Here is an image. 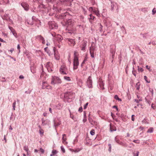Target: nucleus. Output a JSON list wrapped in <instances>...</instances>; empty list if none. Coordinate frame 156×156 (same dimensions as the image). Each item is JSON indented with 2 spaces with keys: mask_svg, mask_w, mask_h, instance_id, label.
Instances as JSON below:
<instances>
[{
  "mask_svg": "<svg viewBox=\"0 0 156 156\" xmlns=\"http://www.w3.org/2000/svg\"><path fill=\"white\" fill-rule=\"evenodd\" d=\"M61 83V80L57 77L54 76L51 79V83L52 84L54 85L55 84Z\"/></svg>",
  "mask_w": 156,
  "mask_h": 156,
  "instance_id": "obj_1",
  "label": "nucleus"
},
{
  "mask_svg": "<svg viewBox=\"0 0 156 156\" xmlns=\"http://www.w3.org/2000/svg\"><path fill=\"white\" fill-rule=\"evenodd\" d=\"M67 69L66 66L65 65H62L61 66L59 71L61 74L63 75H66L67 73H66Z\"/></svg>",
  "mask_w": 156,
  "mask_h": 156,
  "instance_id": "obj_2",
  "label": "nucleus"
},
{
  "mask_svg": "<svg viewBox=\"0 0 156 156\" xmlns=\"http://www.w3.org/2000/svg\"><path fill=\"white\" fill-rule=\"evenodd\" d=\"M75 23L74 20L72 19H69L66 21V24L69 27H73Z\"/></svg>",
  "mask_w": 156,
  "mask_h": 156,
  "instance_id": "obj_3",
  "label": "nucleus"
},
{
  "mask_svg": "<svg viewBox=\"0 0 156 156\" xmlns=\"http://www.w3.org/2000/svg\"><path fill=\"white\" fill-rule=\"evenodd\" d=\"M87 43V41L85 40H83L81 42L80 47L81 48V49L82 51H85L86 48Z\"/></svg>",
  "mask_w": 156,
  "mask_h": 156,
  "instance_id": "obj_4",
  "label": "nucleus"
},
{
  "mask_svg": "<svg viewBox=\"0 0 156 156\" xmlns=\"http://www.w3.org/2000/svg\"><path fill=\"white\" fill-rule=\"evenodd\" d=\"M87 86L89 88H92V80L91 76H89L86 82Z\"/></svg>",
  "mask_w": 156,
  "mask_h": 156,
  "instance_id": "obj_5",
  "label": "nucleus"
},
{
  "mask_svg": "<svg viewBox=\"0 0 156 156\" xmlns=\"http://www.w3.org/2000/svg\"><path fill=\"white\" fill-rule=\"evenodd\" d=\"M79 64L78 58L76 57L75 59H74L73 67L74 70L78 68Z\"/></svg>",
  "mask_w": 156,
  "mask_h": 156,
  "instance_id": "obj_6",
  "label": "nucleus"
},
{
  "mask_svg": "<svg viewBox=\"0 0 156 156\" xmlns=\"http://www.w3.org/2000/svg\"><path fill=\"white\" fill-rule=\"evenodd\" d=\"M49 28L51 29H57L58 27L57 25L54 22H49Z\"/></svg>",
  "mask_w": 156,
  "mask_h": 156,
  "instance_id": "obj_7",
  "label": "nucleus"
},
{
  "mask_svg": "<svg viewBox=\"0 0 156 156\" xmlns=\"http://www.w3.org/2000/svg\"><path fill=\"white\" fill-rule=\"evenodd\" d=\"M56 48L55 47H54L53 49V51L54 52V57L55 58L56 60H59L60 58L59 55L58 51H56Z\"/></svg>",
  "mask_w": 156,
  "mask_h": 156,
  "instance_id": "obj_8",
  "label": "nucleus"
},
{
  "mask_svg": "<svg viewBox=\"0 0 156 156\" xmlns=\"http://www.w3.org/2000/svg\"><path fill=\"white\" fill-rule=\"evenodd\" d=\"M73 1V0H62L60 2L64 5H71V2Z\"/></svg>",
  "mask_w": 156,
  "mask_h": 156,
  "instance_id": "obj_9",
  "label": "nucleus"
},
{
  "mask_svg": "<svg viewBox=\"0 0 156 156\" xmlns=\"http://www.w3.org/2000/svg\"><path fill=\"white\" fill-rule=\"evenodd\" d=\"M76 83L80 87H81L82 86L83 82L82 80L80 78H79L78 76H76Z\"/></svg>",
  "mask_w": 156,
  "mask_h": 156,
  "instance_id": "obj_10",
  "label": "nucleus"
},
{
  "mask_svg": "<svg viewBox=\"0 0 156 156\" xmlns=\"http://www.w3.org/2000/svg\"><path fill=\"white\" fill-rule=\"evenodd\" d=\"M21 5L24 10H28L29 9V5L25 2H23L21 4Z\"/></svg>",
  "mask_w": 156,
  "mask_h": 156,
  "instance_id": "obj_11",
  "label": "nucleus"
},
{
  "mask_svg": "<svg viewBox=\"0 0 156 156\" xmlns=\"http://www.w3.org/2000/svg\"><path fill=\"white\" fill-rule=\"evenodd\" d=\"M69 41V44L70 46H73L75 44V40L71 38H67V39Z\"/></svg>",
  "mask_w": 156,
  "mask_h": 156,
  "instance_id": "obj_12",
  "label": "nucleus"
},
{
  "mask_svg": "<svg viewBox=\"0 0 156 156\" xmlns=\"http://www.w3.org/2000/svg\"><path fill=\"white\" fill-rule=\"evenodd\" d=\"M69 14L68 12H65L64 13L60 15V18L61 19H66L67 17L69 16Z\"/></svg>",
  "mask_w": 156,
  "mask_h": 156,
  "instance_id": "obj_13",
  "label": "nucleus"
},
{
  "mask_svg": "<svg viewBox=\"0 0 156 156\" xmlns=\"http://www.w3.org/2000/svg\"><path fill=\"white\" fill-rule=\"evenodd\" d=\"M9 28L12 33V34L16 37H17V34L15 30L12 27H9Z\"/></svg>",
  "mask_w": 156,
  "mask_h": 156,
  "instance_id": "obj_14",
  "label": "nucleus"
},
{
  "mask_svg": "<svg viewBox=\"0 0 156 156\" xmlns=\"http://www.w3.org/2000/svg\"><path fill=\"white\" fill-rule=\"evenodd\" d=\"M42 124V125L43 126L46 125L48 124L49 122V120L48 119H46L45 120H44V119L42 118L41 119Z\"/></svg>",
  "mask_w": 156,
  "mask_h": 156,
  "instance_id": "obj_15",
  "label": "nucleus"
},
{
  "mask_svg": "<svg viewBox=\"0 0 156 156\" xmlns=\"http://www.w3.org/2000/svg\"><path fill=\"white\" fill-rule=\"evenodd\" d=\"M72 93L70 92H67L64 94V97L66 98L70 99L71 98V95Z\"/></svg>",
  "mask_w": 156,
  "mask_h": 156,
  "instance_id": "obj_16",
  "label": "nucleus"
},
{
  "mask_svg": "<svg viewBox=\"0 0 156 156\" xmlns=\"http://www.w3.org/2000/svg\"><path fill=\"white\" fill-rule=\"evenodd\" d=\"M56 38L58 42L61 41L63 39L62 37L60 35L58 34L56 36Z\"/></svg>",
  "mask_w": 156,
  "mask_h": 156,
  "instance_id": "obj_17",
  "label": "nucleus"
},
{
  "mask_svg": "<svg viewBox=\"0 0 156 156\" xmlns=\"http://www.w3.org/2000/svg\"><path fill=\"white\" fill-rule=\"evenodd\" d=\"M36 38L39 40H41L42 41V43H44V38L41 35H38L36 37Z\"/></svg>",
  "mask_w": 156,
  "mask_h": 156,
  "instance_id": "obj_18",
  "label": "nucleus"
},
{
  "mask_svg": "<svg viewBox=\"0 0 156 156\" xmlns=\"http://www.w3.org/2000/svg\"><path fill=\"white\" fill-rule=\"evenodd\" d=\"M74 28L73 27V28L72 29H69V27H67V28L66 29V30H68V33H69V34H72V33H74V29H73Z\"/></svg>",
  "mask_w": 156,
  "mask_h": 156,
  "instance_id": "obj_19",
  "label": "nucleus"
},
{
  "mask_svg": "<svg viewBox=\"0 0 156 156\" xmlns=\"http://www.w3.org/2000/svg\"><path fill=\"white\" fill-rule=\"evenodd\" d=\"M48 84L46 82H44L43 83L42 85V88L43 89H46L47 87Z\"/></svg>",
  "mask_w": 156,
  "mask_h": 156,
  "instance_id": "obj_20",
  "label": "nucleus"
},
{
  "mask_svg": "<svg viewBox=\"0 0 156 156\" xmlns=\"http://www.w3.org/2000/svg\"><path fill=\"white\" fill-rule=\"evenodd\" d=\"M95 49V48L94 46H92L89 49L90 52H94Z\"/></svg>",
  "mask_w": 156,
  "mask_h": 156,
  "instance_id": "obj_21",
  "label": "nucleus"
},
{
  "mask_svg": "<svg viewBox=\"0 0 156 156\" xmlns=\"http://www.w3.org/2000/svg\"><path fill=\"white\" fill-rule=\"evenodd\" d=\"M120 144V145H121L123 146H124L125 147H128V145L125 142H122L121 141V142L120 143V144Z\"/></svg>",
  "mask_w": 156,
  "mask_h": 156,
  "instance_id": "obj_22",
  "label": "nucleus"
},
{
  "mask_svg": "<svg viewBox=\"0 0 156 156\" xmlns=\"http://www.w3.org/2000/svg\"><path fill=\"white\" fill-rule=\"evenodd\" d=\"M63 106L61 103H59L56 106L57 108L58 109H61L62 108Z\"/></svg>",
  "mask_w": 156,
  "mask_h": 156,
  "instance_id": "obj_23",
  "label": "nucleus"
},
{
  "mask_svg": "<svg viewBox=\"0 0 156 156\" xmlns=\"http://www.w3.org/2000/svg\"><path fill=\"white\" fill-rule=\"evenodd\" d=\"M44 50L49 55V56H51V55H52V54L50 53H49V51L48 50V47H46L45 48H44Z\"/></svg>",
  "mask_w": 156,
  "mask_h": 156,
  "instance_id": "obj_24",
  "label": "nucleus"
},
{
  "mask_svg": "<svg viewBox=\"0 0 156 156\" xmlns=\"http://www.w3.org/2000/svg\"><path fill=\"white\" fill-rule=\"evenodd\" d=\"M140 83L139 82H138L136 84V89L137 90H139L140 88Z\"/></svg>",
  "mask_w": 156,
  "mask_h": 156,
  "instance_id": "obj_25",
  "label": "nucleus"
},
{
  "mask_svg": "<svg viewBox=\"0 0 156 156\" xmlns=\"http://www.w3.org/2000/svg\"><path fill=\"white\" fill-rule=\"evenodd\" d=\"M139 152V151H134L133 153L134 156H138Z\"/></svg>",
  "mask_w": 156,
  "mask_h": 156,
  "instance_id": "obj_26",
  "label": "nucleus"
},
{
  "mask_svg": "<svg viewBox=\"0 0 156 156\" xmlns=\"http://www.w3.org/2000/svg\"><path fill=\"white\" fill-rule=\"evenodd\" d=\"M114 98L115 99L118 100L119 101H121L122 100L121 99L119 98L117 95H115L114 96Z\"/></svg>",
  "mask_w": 156,
  "mask_h": 156,
  "instance_id": "obj_27",
  "label": "nucleus"
},
{
  "mask_svg": "<svg viewBox=\"0 0 156 156\" xmlns=\"http://www.w3.org/2000/svg\"><path fill=\"white\" fill-rule=\"evenodd\" d=\"M116 128L114 127L113 128V127L110 126V130L111 132H113L114 131H116Z\"/></svg>",
  "mask_w": 156,
  "mask_h": 156,
  "instance_id": "obj_28",
  "label": "nucleus"
},
{
  "mask_svg": "<svg viewBox=\"0 0 156 156\" xmlns=\"http://www.w3.org/2000/svg\"><path fill=\"white\" fill-rule=\"evenodd\" d=\"M27 23L28 24H29L30 25H33L34 23V22L31 20L27 21Z\"/></svg>",
  "mask_w": 156,
  "mask_h": 156,
  "instance_id": "obj_29",
  "label": "nucleus"
},
{
  "mask_svg": "<svg viewBox=\"0 0 156 156\" xmlns=\"http://www.w3.org/2000/svg\"><path fill=\"white\" fill-rule=\"evenodd\" d=\"M142 122L143 123H148V120L147 119H144L142 121Z\"/></svg>",
  "mask_w": 156,
  "mask_h": 156,
  "instance_id": "obj_30",
  "label": "nucleus"
},
{
  "mask_svg": "<svg viewBox=\"0 0 156 156\" xmlns=\"http://www.w3.org/2000/svg\"><path fill=\"white\" fill-rule=\"evenodd\" d=\"M153 131V128L152 127L150 128L147 131V133H152Z\"/></svg>",
  "mask_w": 156,
  "mask_h": 156,
  "instance_id": "obj_31",
  "label": "nucleus"
},
{
  "mask_svg": "<svg viewBox=\"0 0 156 156\" xmlns=\"http://www.w3.org/2000/svg\"><path fill=\"white\" fill-rule=\"evenodd\" d=\"M81 150H82V149H81V148H78L75 150H73L72 151L76 153V152H79V151H81Z\"/></svg>",
  "mask_w": 156,
  "mask_h": 156,
  "instance_id": "obj_32",
  "label": "nucleus"
},
{
  "mask_svg": "<svg viewBox=\"0 0 156 156\" xmlns=\"http://www.w3.org/2000/svg\"><path fill=\"white\" fill-rule=\"evenodd\" d=\"M23 149H24V150L25 151L27 152V153H28V151L29 150L28 146H24L23 147Z\"/></svg>",
  "mask_w": 156,
  "mask_h": 156,
  "instance_id": "obj_33",
  "label": "nucleus"
},
{
  "mask_svg": "<svg viewBox=\"0 0 156 156\" xmlns=\"http://www.w3.org/2000/svg\"><path fill=\"white\" fill-rule=\"evenodd\" d=\"M66 135L65 134H63L62 135L63 137L62 138V139L63 142H65L66 141V138H65V137H66Z\"/></svg>",
  "mask_w": 156,
  "mask_h": 156,
  "instance_id": "obj_34",
  "label": "nucleus"
},
{
  "mask_svg": "<svg viewBox=\"0 0 156 156\" xmlns=\"http://www.w3.org/2000/svg\"><path fill=\"white\" fill-rule=\"evenodd\" d=\"M31 20H32L34 22L36 21H37V20L38 21V20L36 18V17L34 16H33L32 17Z\"/></svg>",
  "mask_w": 156,
  "mask_h": 156,
  "instance_id": "obj_35",
  "label": "nucleus"
},
{
  "mask_svg": "<svg viewBox=\"0 0 156 156\" xmlns=\"http://www.w3.org/2000/svg\"><path fill=\"white\" fill-rule=\"evenodd\" d=\"M115 140L116 142H117L119 144L121 142V141H119V140L118 139L116 136L115 138Z\"/></svg>",
  "mask_w": 156,
  "mask_h": 156,
  "instance_id": "obj_36",
  "label": "nucleus"
},
{
  "mask_svg": "<svg viewBox=\"0 0 156 156\" xmlns=\"http://www.w3.org/2000/svg\"><path fill=\"white\" fill-rule=\"evenodd\" d=\"M94 12L98 16H99L100 14L99 13V10H94Z\"/></svg>",
  "mask_w": 156,
  "mask_h": 156,
  "instance_id": "obj_37",
  "label": "nucleus"
},
{
  "mask_svg": "<svg viewBox=\"0 0 156 156\" xmlns=\"http://www.w3.org/2000/svg\"><path fill=\"white\" fill-rule=\"evenodd\" d=\"M64 79L70 81L71 80L70 77L67 76H64Z\"/></svg>",
  "mask_w": 156,
  "mask_h": 156,
  "instance_id": "obj_38",
  "label": "nucleus"
},
{
  "mask_svg": "<svg viewBox=\"0 0 156 156\" xmlns=\"http://www.w3.org/2000/svg\"><path fill=\"white\" fill-rule=\"evenodd\" d=\"M47 69L48 72H51L53 71L51 69L50 67L48 66L47 67Z\"/></svg>",
  "mask_w": 156,
  "mask_h": 156,
  "instance_id": "obj_39",
  "label": "nucleus"
},
{
  "mask_svg": "<svg viewBox=\"0 0 156 156\" xmlns=\"http://www.w3.org/2000/svg\"><path fill=\"white\" fill-rule=\"evenodd\" d=\"M90 134L92 135H94L95 134V131L94 130V129H92L90 132Z\"/></svg>",
  "mask_w": 156,
  "mask_h": 156,
  "instance_id": "obj_40",
  "label": "nucleus"
},
{
  "mask_svg": "<svg viewBox=\"0 0 156 156\" xmlns=\"http://www.w3.org/2000/svg\"><path fill=\"white\" fill-rule=\"evenodd\" d=\"M16 101H15L12 104V107H13V109L14 110H15V108L16 107Z\"/></svg>",
  "mask_w": 156,
  "mask_h": 156,
  "instance_id": "obj_41",
  "label": "nucleus"
},
{
  "mask_svg": "<svg viewBox=\"0 0 156 156\" xmlns=\"http://www.w3.org/2000/svg\"><path fill=\"white\" fill-rule=\"evenodd\" d=\"M142 99L141 98L140 99H139V100H137V99H134V101L135 102H136L137 103H139V102L140 101H142Z\"/></svg>",
  "mask_w": 156,
  "mask_h": 156,
  "instance_id": "obj_42",
  "label": "nucleus"
},
{
  "mask_svg": "<svg viewBox=\"0 0 156 156\" xmlns=\"http://www.w3.org/2000/svg\"><path fill=\"white\" fill-rule=\"evenodd\" d=\"M108 146H109L108 151L109 152H111V151L112 149L111 144H109Z\"/></svg>",
  "mask_w": 156,
  "mask_h": 156,
  "instance_id": "obj_43",
  "label": "nucleus"
},
{
  "mask_svg": "<svg viewBox=\"0 0 156 156\" xmlns=\"http://www.w3.org/2000/svg\"><path fill=\"white\" fill-rule=\"evenodd\" d=\"M77 51H74V59H75V58L76 57V58H78L77 57Z\"/></svg>",
  "mask_w": 156,
  "mask_h": 156,
  "instance_id": "obj_44",
  "label": "nucleus"
},
{
  "mask_svg": "<svg viewBox=\"0 0 156 156\" xmlns=\"http://www.w3.org/2000/svg\"><path fill=\"white\" fill-rule=\"evenodd\" d=\"M90 17L89 18V19L90 20H93L94 19L95 17L92 15L91 14H90Z\"/></svg>",
  "mask_w": 156,
  "mask_h": 156,
  "instance_id": "obj_45",
  "label": "nucleus"
},
{
  "mask_svg": "<svg viewBox=\"0 0 156 156\" xmlns=\"http://www.w3.org/2000/svg\"><path fill=\"white\" fill-rule=\"evenodd\" d=\"M57 151L55 150H53L52 151V153L54 155L55 154H57Z\"/></svg>",
  "mask_w": 156,
  "mask_h": 156,
  "instance_id": "obj_46",
  "label": "nucleus"
},
{
  "mask_svg": "<svg viewBox=\"0 0 156 156\" xmlns=\"http://www.w3.org/2000/svg\"><path fill=\"white\" fill-rule=\"evenodd\" d=\"M60 125V123H56L55 121H54V126L56 127L58 126V125Z\"/></svg>",
  "mask_w": 156,
  "mask_h": 156,
  "instance_id": "obj_47",
  "label": "nucleus"
},
{
  "mask_svg": "<svg viewBox=\"0 0 156 156\" xmlns=\"http://www.w3.org/2000/svg\"><path fill=\"white\" fill-rule=\"evenodd\" d=\"M133 141L136 144H139L140 143V140H134Z\"/></svg>",
  "mask_w": 156,
  "mask_h": 156,
  "instance_id": "obj_48",
  "label": "nucleus"
},
{
  "mask_svg": "<svg viewBox=\"0 0 156 156\" xmlns=\"http://www.w3.org/2000/svg\"><path fill=\"white\" fill-rule=\"evenodd\" d=\"M61 149L62 151L63 152V153H65V149L62 146H61Z\"/></svg>",
  "mask_w": 156,
  "mask_h": 156,
  "instance_id": "obj_49",
  "label": "nucleus"
},
{
  "mask_svg": "<svg viewBox=\"0 0 156 156\" xmlns=\"http://www.w3.org/2000/svg\"><path fill=\"white\" fill-rule=\"evenodd\" d=\"M144 79L145 80V81H146V82L147 83H150V81H147V76H144Z\"/></svg>",
  "mask_w": 156,
  "mask_h": 156,
  "instance_id": "obj_50",
  "label": "nucleus"
},
{
  "mask_svg": "<svg viewBox=\"0 0 156 156\" xmlns=\"http://www.w3.org/2000/svg\"><path fill=\"white\" fill-rule=\"evenodd\" d=\"M39 132L41 134L43 135L44 133L43 130L41 129L39 130Z\"/></svg>",
  "mask_w": 156,
  "mask_h": 156,
  "instance_id": "obj_51",
  "label": "nucleus"
},
{
  "mask_svg": "<svg viewBox=\"0 0 156 156\" xmlns=\"http://www.w3.org/2000/svg\"><path fill=\"white\" fill-rule=\"evenodd\" d=\"M138 70L139 71H140L141 72H142L143 71H144V69L143 68H140L139 67V66H138Z\"/></svg>",
  "mask_w": 156,
  "mask_h": 156,
  "instance_id": "obj_52",
  "label": "nucleus"
},
{
  "mask_svg": "<svg viewBox=\"0 0 156 156\" xmlns=\"http://www.w3.org/2000/svg\"><path fill=\"white\" fill-rule=\"evenodd\" d=\"M58 35V34H57L55 33H51V35H52V36L53 37H55V38L56 37V36Z\"/></svg>",
  "mask_w": 156,
  "mask_h": 156,
  "instance_id": "obj_53",
  "label": "nucleus"
},
{
  "mask_svg": "<svg viewBox=\"0 0 156 156\" xmlns=\"http://www.w3.org/2000/svg\"><path fill=\"white\" fill-rule=\"evenodd\" d=\"M78 111L80 112H82L83 111V108L81 106L78 109Z\"/></svg>",
  "mask_w": 156,
  "mask_h": 156,
  "instance_id": "obj_54",
  "label": "nucleus"
},
{
  "mask_svg": "<svg viewBox=\"0 0 156 156\" xmlns=\"http://www.w3.org/2000/svg\"><path fill=\"white\" fill-rule=\"evenodd\" d=\"M88 105V102H87L84 105V109H86L87 108V105Z\"/></svg>",
  "mask_w": 156,
  "mask_h": 156,
  "instance_id": "obj_55",
  "label": "nucleus"
},
{
  "mask_svg": "<svg viewBox=\"0 0 156 156\" xmlns=\"http://www.w3.org/2000/svg\"><path fill=\"white\" fill-rule=\"evenodd\" d=\"M90 52V56L92 58H94V52Z\"/></svg>",
  "mask_w": 156,
  "mask_h": 156,
  "instance_id": "obj_56",
  "label": "nucleus"
},
{
  "mask_svg": "<svg viewBox=\"0 0 156 156\" xmlns=\"http://www.w3.org/2000/svg\"><path fill=\"white\" fill-rule=\"evenodd\" d=\"M34 2L40 3L41 1V0H33Z\"/></svg>",
  "mask_w": 156,
  "mask_h": 156,
  "instance_id": "obj_57",
  "label": "nucleus"
},
{
  "mask_svg": "<svg viewBox=\"0 0 156 156\" xmlns=\"http://www.w3.org/2000/svg\"><path fill=\"white\" fill-rule=\"evenodd\" d=\"M46 89H51H51H52V87H51L49 85H48V86H47V87L46 88Z\"/></svg>",
  "mask_w": 156,
  "mask_h": 156,
  "instance_id": "obj_58",
  "label": "nucleus"
},
{
  "mask_svg": "<svg viewBox=\"0 0 156 156\" xmlns=\"http://www.w3.org/2000/svg\"><path fill=\"white\" fill-rule=\"evenodd\" d=\"M40 151L42 154H43L44 153V150L41 148H40Z\"/></svg>",
  "mask_w": 156,
  "mask_h": 156,
  "instance_id": "obj_59",
  "label": "nucleus"
},
{
  "mask_svg": "<svg viewBox=\"0 0 156 156\" xmlns=\"http://www.w3.org/2000/svg\"><path fill=\"white\" fill-rule=\"evenodd\" d=\"M17 48L19 50V52L20 53V46L19 44H18V45L17 47Z\"/></svg>",
  "mask_w": 156,
  "mask_h": 156,
  "instance_id": "obj_60",
  "label": "nucleus"
},
{
  "mask_svg": "<svg viewBox=\"0 0 156 156\" xmlns=\"http://www.w3.org/2000/svg\"><path fill=\"white\" fill-rule=\"evenodd\" d=\"M112 108H116V110L117 111H118V108H117V106H115V105L113 106L112 107Z\"/></svg>",
  "mask_w": 156,
  "mask_h": 156,
  "instance_id": "obj_61",
  "label": "nucleus"
},
{
  "mask_svg": "<svg viewBox=\"0 0 156 156\" xmlns=\"http://www.w3.org/2000/svg\"><path fill=\"white\" fill-rule=\"evenodd\" d=\"M146 100L147 101V102L149 104V105H150L151 103V101L150 100H147L146 98Z\"/></svg>",
  "mask_w": 156,
  "mask_h": 156,
  "instance_id": "obj_62",
  "label": "nucleus"
},
{
  "mask_svg": "<svg viewBox=\"0 0 156 156\" xmlns=\"http://www.w3.org/2000/svg\"><path fill=\"white\" fill-rule=\"evenodd\" d=\"M134 116V115H132V117H131V118H131V119H132V121H134V117H133V116Z\"/></svg>",
  "mask_w": 156,
  "mask_h": 156,
  "instance_id": "obj_63",
  "label": "nucleus"
},
{
  "mask_svg": "<svg viewBox=\"0 0 156 156\" xmlns=\"http://www.w3.org/2000/svg\"><path fill=\"white\" fill-rule=\"evenodd\" d=\"M146 34H141L140 35H141L142 37H145L146 38V37L145 36V35Z\"/></svg>",
  "mask_w": 156,
  "mask_h": 156,
  "instance_id": "obj_64",
  "label": "nucleus"
}]
</instances>
